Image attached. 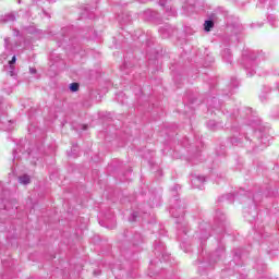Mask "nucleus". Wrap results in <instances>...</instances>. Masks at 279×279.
<instances>
[{
	"label": "nucleus",
	"instance_id": "obj_1",
	"mask_svg": "<svg viewBox=\"0 0 279 279\" xmlns=\"http://www.w3.org/2000/svg\"><path fill=\"white\" fill-rule=\"evenodd\" d=\"M204 27H205V32H210V29L215 27V22L205 21Z\"/></svg>",
	"mask_w": 279,
	"mask_h": 279
},
{
	"label": "nucleus",
	"instance_id": "obj_2",
	"mask_svg": "<svg viewBox=\"0 0 279 279\" xmlns=\"http://www.w3.org/2000/svg\"><path fill=\"white\" fill-rule=\"evenodd\" d=\"M19 180L21 184H29L31 182L29 175L27 174L20 177Z\"/></svg>",
	"mask_w": 279,
	"mask_h": 279
},
{
	"label": "nucleus",
	"instance_id": "obj_3",
	"mask_svg": "<svg viewBox=\"0 0 279 279\" xmlns=\"http://www.w3.org/2000/svg\"><path fill=\"white\" fill-rule=\"evenodd\" d=\"M70 90L72 93H77V90H80V84L78 83H72L70 84Z\"/></svg>",
	"mask_w": 279,
	"mask_h": 279
},
{
	"label": "nucleus",
	"instance_id": "obj_4",
	"mask_svg": "<svg viewBox=\"0 0 279 279\" xmlns=\"http://www.w3.org/2000/svg\"><path fill=\"white\" fill-rule=\"evenodd\" d=\"M16 63V57H13L11 61H9V64H15Z\"/></svg>",
	"mask_w": 279,
	"mask_h": 279
},
{
	"label": "nucleus",
	"instance_id": "obj_5",
	"mask_svg": "<svg viewBox=\"0 0 279 279\" xmlns=\"http://www.w3.org/2000/svg\"><path fill=\"white\" fill-rule=\"evenodd\" d=\"M10 41V39L9 38H5L4 39V43H5V47H8V43Z\"/></svg>",
	"mask_w": 279,
	"mask_h": 279
},
{
	"label": "nucleus",
	"instance_id": "obj_6",
	"mask_svg": "<svg viewBox=\"0 0 279 279\" xmlns=\"http://www.w3.org/2000/svg\"><path fill=\"white\" fill-rule=\"evenodd\" d=\"M10 75H11V77L14 76V71H11V72H10Z\"/></svg>",
	"mask_w": 279,
	"mask_h": 279
},
{
	"label": "nucleus",
	"instance_id": "obj_7",
	"mask_svg": "<svg viewBox=\"0 0 279 279\" xmlns=\"http://www.w3.org/2000/svg\"><path fill=\"white\" fill-rule=\"evenodd\" d=\"M31 72H32V73H36V70H34V69H31Z\"/></svg>",
	"mask_w": 279,
	"mask_h": 279
}]
</instances>
